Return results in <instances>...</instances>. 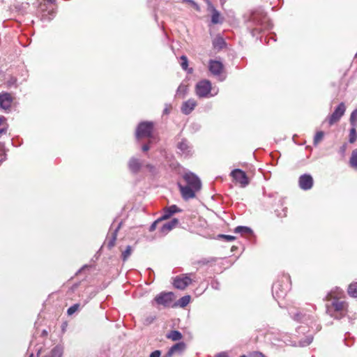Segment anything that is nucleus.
I'll return each mask as SVG.
<instances>
[{"label":"nucleus","mask_w":357,"mask_h":357,"mask_svg":"<svg viewBox=\"0 0 357 357\" xmlns=\"http://www.w3.org/2000/svg\"><path fill=\"white\" fill-rule=\"evenodd\" d=\"M192 282V280L187 275H182L175 278L174 280V286L175 288L183 290L185 289Z\"/></svg>","instance_id":"obj_14"},{"label":"nucleus","mask_w":357,"mask_h":357,"mask_svg":"<svg viewBox=\"0 0 357 357\" xmlns=\"http://www.w3.org/2000/svg\"><path fill=\"white\" fill-rule=\"evenodd\" d=\"M142 151H149V149H150V146H149V144H144V145L142 146Z\"/></svg>","instance_id":"obj_46"},{"label":"nucleus","mask_w":357,"mask_h":357,"mask_svg":"<svg viewBox=\"0 0 357 357\" xmlns=\"http://www.w3.org/2000/svg\"><path fill=\"white\" fill-rule=\"evenodd\" d=\"M214 261H215V260H214V259H213V258H211V259H202V260L200 261V263H202V264H208V263H209V262Z\"/></svg>","instance_id":"obj_45"},{"label":"nucleus","mask_w":357,"mask_h":357,"mask_svg":"<svg viewBox=\"0 0 357 357\" xmlns=\"http://www.w3.org/2000/svg\"><path fill=\"white\" fill-rule=\"evenodd\" d=\"M240 357H245V356H240Z\"/></svg>","instance_id":"obj_56"},{"label":"nucleus","mask_w":357,"mask_h":357,"mask_svg":"<svg viewBox=\"0 0 357 357\" xmlns=\"http://www.w3.org/2000/svg\"><path fill=\"white\" fill-rule=\"evenodd\" d=\"M178 187L182 195V197L184 199H189L195 197V192L198 190H194L189 185L183 186L181 184H178Z\"/></svg>","instance_id":"obj_17"},{"label":"nucleus","mask_w":357,"mask_h":357,"mask_svg":"<svg viewBox=\"0 0 357 357\" xmlns=\"http://www.w3.org/2000/svg\"><path fill=\"white\" fill-rule=\"evenodd\" d=\"M349 163L351 167L357 168V149L352 151Z\"/></svg>","instance_id":"obj_30"},{"label":"nucleus","mask_w":357,"mask_h":357,"mask_svg":"<svg viewBox=\"0 0 357 357\" xmlns=\"http://www.w3.org/2000/svg\"><path fill=\"white\" fill-rule=\"evenodd\" d=\"M220 3L222 5H223L226 2V0H220Z\"/></svg>","instance_id":"obj_51"},{"label":"nucleus","mask_w":357,"mask_h":357,"mask_svg":"<svg viewBox=\"0 0 357 357\" xmlns=\"http://www.w3.org/2000/svg\"><path fill=\"white\" fill-rule=\"evenodd\" d=\"M356 127H352L349 130V142L351 144L354 143L357 139Z\"/></svg>","instance_id":"obj_31"},{"label":"nucleus","mask_w":357,"mask_h":357,"mask_svg":"<svg viewBox=\"0 0 357 357\" xmlns=\"http://www.w3.org/2000/svg\"><path fill=\"white\" fill-rule=\"evenodd\" d=\"M121 224H122V222L119 223L116 228L114 230L113 232H112L111 236L108 237L109 240H108V243H107V246L109 248H112L115 244V241L116 240L117 232H118L119 229L121 228Z\"/></svg>","instance_id":"obj_25"},{"label":"nucleus","mask_w":357,"mask_h":357,"mask_svg":"<svg viewBox=\"0 0 357 357\" xmlns=\"http://www.w3.org/2000/svg\"><path fill=\"white\" fill-rule=\"evenodd\" d=\"M251 20L254 23L261 25V29H269L272 27V24L269 22L266 14L261 8L252 12L251 15Z\"/></svg>","instance_id":"obj_4"},{"label":"nucleus","mask_w":357,"mask_h":357,"mask_svg":"<svg viewBox=\"0 0 357 357\" xmlns=\"http://www.w3.org/2000/svg\"><path fill=\"white\" fill-rule=\"evenodd\" d=\"M47 3L54 4L56 2V0H45Z\"/></svg>","instance_id":"obj_48"},{"label":"nucleus","mask_w":357,"mask_h":357,"mask_svg":"<svg viewBox=\"0 0 357 357\" xmlns=\"http://www.w3.org/2000/svg\"><path fill=\"white\" fill-rule=\"evenodd\" d=\"M208 5V10L211 13V23L213 24H222L224 18L221 16L220 12L213 6L212 3L206 1Z\"/></svg>","instance_id":"obj_13"},{"label":"nucleus","mask_w":357,"mask_h":357,"mask_svg":"<svg viewBox=\"0 0 357 357\" xmlns=\"http://www.w3.org/2000/svg\"><path fill=\"white\" fill-rule=\"evenodd\" d=\"M54 13H55V12L54 10H52L50 14L53 16L54 15Z\"/></svg>","instance_id":"obj_52"},{"label":"nucleus","mask_w":357,"mask_h":357,"mask_svg":"<svg viewBox=\"0 0 357 357\" xmlns=\"http://www.w3.org/2000/svg\"><path fill=\"white\" fill-rule=\"evenodd\" d=\"M289 314L294 320L303 323L306 322L307 324H308V321H312L314 318L312 315L307 314L305 312H303V311H301L298 310H294L290 311Z\"/></svg>","instance_id":"obj_11"},{"label":"nucleus","mask_w":357,"mask_h":357,"mask_svg":"<svg viewBox=\"0 0 357 357\" xmlns=\"http://www.w3.org/2000/svg\"><path fill=\"white\" fill-rule=\"evenodd\" d=\"M215 357H227V356L225 353H220L218 354Z\"/></svg>","instance_id":"obj_47"},{"label":"nucleus","mask_w":357,"mask_h":357,"mask_svg":"<svg viewBox=\"0 0 357 357\" xmlns=\"http://www.w3.org/2000/svg\"><path fill=\"white\" fill-rule=\"evenodd\" d=\"M180 211H181V210L179 208H178L176 205H172V206L167 207L164 209V213L161 216V219L162 220H167V219L169 218L175 213L180 212Z\"/></svg>","instance_id":"obj_21"},{"label":"nucleus","mask_w":357,"mask_h":357,"mask_svg":"<svg viewBox=\"0 0 357 357\" xmlns=\"http://www.w3.org/2000/svg\"><path fill=\"white\" fill-rule=\"evenodd\" d=\"M326 299L328 301L326 305L328 314L336 319L345 316L347 311V303L345 301L333 297L332 292L326 296Z\"/></svg>","instance_id":"obj_1"},{"label":"nucleus","mask_w":357,"mask_h":357,"mask_svg":"<svg viewBox=\"0 0 357 357\" xmlns=\"http://www.w3.org/2000/svg\"><path fill=\"white\" fill-rule=\"evenodd\" d=\"M182 334L178 331H171L167 337L173 341H178L182 338Z\"/></svg>","instance_id":"obj_27"},{"label":"nucleus","mask_w":357,"mask_h":357,"mask_svg":"<svg viewBox=\"0 0 357 357\" xmlns=\"http://www.w3.org/2000/svg\"><path fill=\"white\" fill-rule=\"evenodd\" d=\"M177 218H173L169 222L165 223L160 228V231L162 235H166L169 231L176 227L178 224Z\"/></svg>","instance_id":"obj_20"},{"label":"nucleus","mask_w":357,"mask_h":357,"mask_svg":"<svg viewBox=\"0 0 357 357\" xmlns=\"http://www.w3.org/2000/svg\"><path fill=\"white\" fill-rule=\"evenodd\" d=\"M160 351L159 350H155L150 354V357H160Z\"/></svg>","instance_id":"obj_43"},{"label":"nucleus","mask_w":357,"mask_h":357,"mask_svg":"<svg viewBox=\"0 0 357 357\" xmlns=\"http://www.w3.org/2000/svg\"><path fill=\"white\" fill-rule=\"evenodd\" d=\"M185 348V344L183 342H178L173 345L168 351L167 356L171 357L177 351H183Z\"/></svg>","instance_id":"obj_22"},{"label":"nucleus","mask_w":357,"mask_h":357,"mask_svg":"<svg viewBox=\"0 0 357 357\" xmlns=\"http://www.w3.org/2000/svg\"><path fill=\"white\" fill-rule=\"evenodd\" d=\"M195 91L199 98H208L211 94V84L208 80H202L196 84Z\"/></svg>","instance_id":"obj_6"},{"label":"nucleus","mask_w":357,"mask_h":357,"mask_svg":"<svg viewBox=\"0 0 357 357\" xmlns=\"http://www.w3.org/2000/svg\"><path fill=\"white\" fill-rule=\"evenodd\" d=\"M79 308H80V305L79 303H75V304L73 305L67 310L68 315H69V316L73 315L74 313L77 312L79 310Z\"/></svg>","instance_id":"obj_38"},{"label":"nucleus","mask_w":357,"mask_h":357,"mask_svg":"<svg viewBox=\"0 0 357 357\" xmlns=\"http://www.w3.org/2000/svg\"><path fill=\"white\" fill-rule=\"evenodd\" d=\"M181 68L183 69V70H187V68H188V58L183 55L181 56Z\"/></svg>","instance_id":"obj_40"},{"label":"nucleus","mask_w":357,"mask_h":357,"mask_svg":"<svg viewBox=\"0 0 357 357\" xmlns=\"http://www.w3.org/2000/svg\"><path fill=\"white\" fill-rule=\"evenodd\" d=\"M346 106L344 102H341L335 108L333 114L328 116L325 121H328L330 126L338 122L341 117L344 114Z\"/></svg>","instance_id":"obj_7"},{"label":"nucleus","mask_w":357,"mask_h":357,"mask_svg":"<svg viewBox=\"0 0 357 357\" xmlns=\"http://www.w3.org/2000/svg\"><path fill=\"white\" fill-rule=\"evenodd\" d=\"M350 123L352 127H357V109L354 110L351 114Z\"/></svg>","instance_id":"obj_36"},{"label":"nucleus","mask_w":357,"mask_h":357,"mask_svg":"<svg viewBox=\"0 0 357 357\" xmlns=\"http://www.w3.org/2000/svg\"><path fill=\"white\" fill-rule=\"evenodd\" d=\"M348 294L354 298H357V282L351 283L348 287Z\"/></svg>","instance_id":"obj_29"},{"label":"nucleus","mask_w":357,"mask_h":357,"mask_svg":"<svg viewBox=\"0 0 357 357\" xmlns=\"http://www.w3.org/2000/svg\"><path fill=\"white\" fill-rule=\"evenodd\" d=\"M219 237L226 240L227 241H233L235 240V236L231 235L220 234Z\"/></svg>","instance_id":"obj_41"},{"label":"nucleus","mask_w":357,"mask_h":357,"mask_svg":"<svg viewBox=\"0 0 357 357\" xmlns=\"http://www.w3.org/2000/svg\"><path fill=\"white\" fill-rule=\"evenodd\" d=\"M14 100V97L8 92L0 93V108L5 112H10L12 107V104Z\"/></svg>","instance_id":"obj_8"},{"label":"nucleus","mask_w":357,"mask_h":357,"mask_svg":"<svg viewBox=\"0 0 357 357\" xmlns=\"http://www.w3.org/2000/svg\"><path fill=\"white\" fill-rule=\"evenodd\" d=\"M230 175L236 182L238 183L242 188H245L249 184V179L245 172L240 169H235L231 171Z\"/></svg>","instance_id":"obj_9"},{"label":"nucleus","mask_w":357,"mask_h":357,"mask_svg":"<svg viewBox=\"0 0 357 357\" xmlns=\"http://www.w3.org/2000/svg\"><path fill=\"white\" fill-rule=\"evenodd\" d=\"M174 298V294L172 292H162L155 296L154 301L158 305L165 307L170 305Z\"/></svg>","instance_id":"obj_12"},{"label":"nucleus","mask_w":357,"mask_h":357,"mask_svg":"<svg viewBox=\"0 0 357 357\" xmlns=\"http://www.w3.org/2000/svg\"><path fill=\"white\" fill-rule=\"evenodd\" d=\"M144 167L148 172L154 174L155 167L151 164L145 163L144 160L132 157L128 161V168L134 174L139 172Z\"/></svg>","instance_id":"obj_2"},{"label":"nucleus","mask_w":357,"mask_h":357,"mask_svg":"<svg viewBox=\"0 0 357 357\" xmlns=\"http://www.w3.org/2000/svg\"><path fill=\"white\" fill-rule=\"evenodd\" d=\"M43 334H46L47 333V332L45 331H43Z\"/></svg>","instance_id":"obj_53"},{"label":"nucleus","mask_w":357,"mask_h":357,"mask_svg":"<svg viewBox=\"0 0 357 357\" xmlns=\"http://www.w3.org/2000/svg\"><path fill=\"white\" fill-rule=\"evenodd\" d=\"M209 70L214 75H220L223 65L220 61L211 60L209 62Z\"/></svg>","instance_id":"obj_18"},{"label":"nucleus","mask_w":357,"mask_h":357,"mask_svg":"<svg viewBox=\"0 0 357 357\" xmlns=\"http://www.w3.org/2000/svg\"><path fill=\"white\" fill-rule=\"evenodd\" d=\"M197 105V101L195 99H189L184 102L181 106V112L184 114H190Z\"/></svg>","instance_id":"obj_19"},{"label":"nucleus","mask_w":357,"mask_h":357,"mask_svg":"<svg viewBox=\"0 0 357 357\" xmlns=\"http://www.w3.org/2000/svg\"><path fill=\"white\" fill-rule=\"evenodd\" d=\"M162 220L160 218H159L158 220H155V222H153L151 225L150 226V228H149V231H153L155 229H156V227H157V225Z\"/></svg>","instance_id":"obj_42"},{"label":"nucleus","mask_w":357,"mask_h":357,"mask_svg":"<svg viewBox=\"0 0 357 357\" xmlns=\"http://www.w3.org/2000/svg\"><path fill=\"white\" fill-rule=\"evenodd\" d=\"M183 3L190 4L198 12L201 10L200 6L193 0H183Z\"/></svg>","instance_id":"obj_39"},{"label":"nucleus","mask_w":357,"mask_h":357,"mask_svg":"<svg viewBox=\"0 0 357 357\" xmlns=\"http://www.w3.org/2000/svg\"><path fill=\"white\" fill-rule=\"evenodd\" d=\"M285 281H277L272 287V293L275 298H284L290 289L291 283L289 278H285Z\"/></svg>","instance_id":"obj_3"},{"label":"nucleus","mask_w":357,"mask_h":357,"mask_svg":"<svg viewBox=\"0 0 357 357\" xmlns=\"http://www.w3.org/2000/svg\"><path fill=\"white\" fill-rule=\"evenodd\" d=\"M324 136V132L323 131L317 132L313 140L314 145H317L323 139Z\"/></svg>","instance_id":"obj_34"},{"label":"nucleus","mask_w":357,"mask_h":357,"mask_svg":"<svg viewBox=\"0 0 357 357\" xmlns=\"http://www.w3.org/2000/svg\"><path fill=\"white\" fill-rule=\"evenodd\" d=\"M313 337L311 335H309L305 337L304 340H301L299 341V344L301 347H305L309 345L312 342Z\"/></svg>","instance_id":"obj_37"},{"label":"nucleus","mask_w":357,"mask_h":357,"mask_svg":"<svg viewBox=\"0 0 357 357\" xmlns=\"http://www.w3.org/2000/svg\"><path fill=\"white\" fill-rule=\"evenodd\" d=\"M178 149L181 153L185 156H188L192 153V148L186 139H182L177 145Z\"/></svg>","instance_id":"obj_16"},{"label":"nucleus","mask_w":357,"mask_h":357,"mask_svg":"<svg viewBox=\"0 0 357 357\" xmlns=\"http://www.w3.org/2000/svg\"><path fill=\"white\" fill-rule=\"evenodd\" d=\"M153 130V123L150 121L140 123L136 130L137 139L151 138Z\"/></svg>","instance_id":"obj_5"},{"label":"nucleus","mask_w":357,"mask_h":357,"mask_svg":"<svg viewBox=\"0 0 357 357\" xmlns=\"http://www.w3.org/2000/svg\"><path fill=\"white\" fill-rule=\"evenodd\" d=\"M340 149H341V151H342V153H344V152L345 151V149H346V144H344V145L340 148Z\"/></svg>","instance_id":"obj_49"},{"label":"nucleus","mask_w":357,"mask_h":357,"mask_svg":"<svg viewBox=\"0 0 357 357\" xmlns=\"http://www.w3.org/2000/svg\"><path fill=\"white\" fill-rule=\"evenodd\" d=\"M234 232L242 235H251L252 234V229L250 227L245 226L236 227L234 229Z\"/></svg>","instance_id":"obj_26"},{"label":"nucleus","mask_w":357,"mask_h":357,"mask_svg":"<svg viewBox=\"0 0 357 357\" xmlns=\"http://www.w3.org/2000/svg\"><path fill=\"white\" fill-rule=\"evenodd\" d=\"M355 57H357V52H356V54H355Z\"/></svg>","instance_id":"obj_55"},{"label":"nucleus","mask_w":357,"mask_h":357,"mask_svg":"<svg viewBox=\"0 0 357 357\" xmlns=\"http://www.w3.org/2000/svg\"><path fill=\"white\" fill-rule=\"evenodd\" d=\"M211 286L213 289H219L220 288V284L217 281H213L211 283Z\"/></svg>","instance_id":"obj_44"},{"label":"nucleus","mask_w":357,"mask_h":357,"mask_svg":"<svg viewBox=\"0 0 357 357\" xmlns=\"http://www.w3.org/2000/svg\"><path fill=\"white\" fill-rule=\"evenodd\" d=\"M132 247L130 245H128L126 247V249L123 252H122V254H121V257H122V259L123 261H126L128 259V257L132 254Z\"/></svg>","instance_id":"obj_33"},{"label":"nucleus","mask_w":357,"mask_h":357,"mask_svg":"<svg viewBox=\"0 0 357 357\" xmlns=\"http://www.w3.org/2000/svg\"><path fill=\"white\" fill-rule=\"evenodd\" d=\"M314 181L311 175L303 174L299 177L298 185L303 190H308L313 186Z\"/></svg>","instance_id":"obj_15"},{"label":"nucleus","mask_w":357,"mask_h":357,"mask_svg":"<svg viewBox=\"0 0 357 357\" xmlns=\"http://www.w3.org/2000/svg\"><path fill=\"white\" fill-rule=\"evenodd\" d=\"M213 46L214 49L220 50L223 49L226 46V42L221 36L218 35L213 40Z\"/></svg>","instance_id":"obj_23"},{"label":"nucleus","mask_w":357,"mask_h":357,"mask_svg":"<svg viewBox=\"0 0 357 357\" xmlns=\"http://www.w3.org/2000/svg\"><path fill=\"white\" fill-rule=\"evenodd\" d=\"M187 86L181 84L177 89L176 96L183 98L187 93Z\"/></svg>","instance_id":"obj_32"},{"label":"nucleus","mask_w":357,"mask_h":357,"mask_svg":"<svg viewBox=\"0 0 357 357\" xmlns=\"http://www.w3.org/2000/svg\"><path fill=\"white\" fill-rule=\"evenodd\" d=\"M164 113H165V114H168V113H169V109H168L167 108H165V109H164Z\"/></svg>","instance_id":"obj_50"},{"label":"nucleus","mask_w":357,"mask_h":357,"mask_svg":"<svg viewBox=\"0 0 357 357\" xmlns=\"http://www.w3.org/2000/svg\"><path fill=\"white\" fill-rule=\"evenodd\" d=\"M63 353V347L61 345L55 346L48 355L45 357H62Z\"/></svg>","instance_id":"obj_24"},{"label":"nucleus","mask_w":357,"mask_h":357,"mask_svg":"<svg viewBox=\"0 0 357 357\" xmlns=\"http://www.w3.org/2000/svg\"><path fill=\"white\" fill-rule=\"evenodd\" d=\"M190 296H184L178 300V303L181 307H184L188 305V303H190Z\"/></svg>","instance_id":"obj_35"},{"label":"nucleus","mask_w":357,"mask_h":357,"mask_svg":"<svg viewBox=\"0 0 357 357\" xmlns=\"http://www.w3.org/2000/svg\"><path fill=\"white\" fill-rule=\"evenodd\" d=\"M29 357H33V354H31Z\"/></svg>","instance_id":"obj_54"},{"label":"nucleus","mask_w":357,"mask_h":357,"mask_svg":"<svg viewBox=\"0 0 357 357\" xmlns=\"http://www.w3.org/2000/svg\"><path fill=\"white\" fill-rule=\"evenodd\" d=\"M7 127L8 125L6 117L0 116V135L6 133Z\"/></svg>","instance_id":"obj_28"},{"label":"nucleus","mask_w":357,"mask_h":357,"mask_svg":"<svg viewBox=\"0 0 357 357\" xmlns=\"http://www.w3.org/2000/svg\"><path fill=\"white\" fill-rule=\"evenodd\" d=\"M183 178L186 181L187 185H189L195 190L199 191L201 189V181L195 174L192 172L185 173L183 176Z\"/></svg>","instance_id":"obj_10"}]
</instances>
